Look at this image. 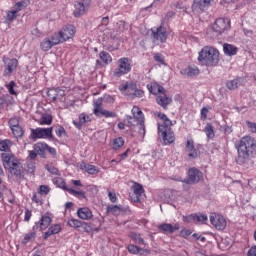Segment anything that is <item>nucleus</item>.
Here are the masks:
<instances>
[{
	"mask_svg": "<svg viewBox=\"0 0 256 256\" xmlns=\"http://www.w3.org/2000/svg\"><path fill=\"white\" fill-rule=\"evenodd\" d=\"M132 116H126L127 124L130 127H133L137 121H143L145 117L143 116V111H141V108L138 106H133L132 108Z\"/></svg>",
	"mask_w": 256,
	"mask_h": 256,
	"instance_id": "11",
	"label": "nucleus"
},
{
	"mask_svg": "<svg viewBox=\"0 0 256 256\" xmlns=\"http://www.w3.org/2000/svg\"><path fill=\"white\" fill-rule=\"evenodd\" d=\"M84 168L89 175H97V173H99V168H97L95 165L87 164L84 166Z\"/></svg>",
	"mask_w": 256,
	"mask_h": 256,
	"instance_id": "44",
	"label": "nucleus"
},
{
	"mask_svg": "<svg viewBox=\"0 0 256 256\" xmlns=\"http://www.w3.org/2000/svg\"><path fill=\"white\" fill-rule=\"evenodd\" d=\"M238 165H247L251 159L256 155V141L251 136H244L240 139L239 144L236 146Z\"/></svg>",
	"mask_w": 256,
	"mask_h": 256,
	"instance_id": "1",
	"label": "nucleus"
},
{
	"mask_svg": "<svg viewBox=\"0 0 256 256\" xmlns=\"http://www.w3.org/2000/svg\"><path fill=\"white\" fill-rule=\"evenodd\" d=\"M103 110V100L97 99L96 101H94V115H96V117H101V112Z\"/></svg>",
	"mask_w": 256,
	"mask_h": 256,
	"instance_id": "32",
	"label": "nucleus"
},
{
	"mask_svg": "<svg viewBox=\"0 0 256 256\" xmlns=\"http://www.w3.org/2000/svg\"><path fill=\"white\" fill-rule=\"evenodd\" d=\"M127 249L129 253H132V255H145V253H149V250L143 249L133 244L128 245Z\"/></svg>",
	"mask_w": 256,
	"mask_h": 256,
	"instance_id": "26",
	"label": "nucleus"
},
{
	"mask_svg": "<svg viewBox=\"0 0 256 256\" xmlns=\"http://www.w3.org/2000/svg\"><path fill=\"white\" fill-rule=\"evenodd\" d=\"M100 115H103V117L109 118V117H117V114L115 112H111L108 110H102Z\"/></svg>",
	"mask_w": 256,
	"mask_h": 256,
	"instance_id": "59",
	"label": "nucleus"
},
{
	"mask_svg": "<svg viewBox=\"0 0 256 256\" xmlns=\"http://www.w3.org/2000/svg\"><path fill=\"white\" fill-rule=\"evenodd\" d=\"M153 57H154V61H156V63L165 65V57L163 56V54L155 53Z\"/></svg>",
	"mask_w": 256,
	"mask_h": 256,
	"instance_id": "52",
	"label": "nucleus"
},
{
	"mask_svg": "<svg viewBox=\"0 0 256 256\" xmlns=\"http://www.w3.org/2000/svg\"><path fill=\"white\" fill-rule=\"evenodd\" d=\"M181 75L185 77H197L199 75L200 70L197 66H188L180 71Z\"/></svg>",
	"mask_w": 256,
	"mask_h": 256,
	"instance_id": "23",
	"label": "nucleus"
},
{
	"mask_svg": "<svg viewBox=\"0 0 256 256\" xmlns=\"http://www.w3.org/2000/svg\"><path fill=\"white\" fill-rule=\"evenodd\" d=\"M132 191L134 195H136L137 201H139V197L145 193V190L143 189V186L137 182L134 183L132 186Z\"/></svg>",
	"mask_w": 256,
	"mask_h": 256,
	"instance_id": "33",
	"label": "nucleus"
},
{
	"mask_svg": "<svg viewBox=\"0 0 256 256\" xmlns=\"http://www.w3.org/2000/svg\"><path fill=\"white\" fill-rule=\"evenodd\" d=\"M107 213H111V215H119V213H121V206L110 205L107 207Z\"/></svg>",
	"mask_w": 256,
	"mask_h": 256,
	"instance_id": "45",
	"label": "nucleus"
},
{
	"mask_svg": "<svg viewBox=\"0 0 256 256\" xmlns=\"http://www.w3.org/2000/svg\"><path fill=\"white\" fill-rule=\"evenodd\" d=\"M49 225H51V217L46 215L42 216L40 220V231H45Z\"/></svg>",
	"mask_w": 256,
	"mask_h": 256,
	"instance_id": "37",
	"label": "nucleus"
},
{
	"mask_svg": "<svg viewBox=\"0 0 256 256\" xmlns=\"http://www.w3.org/2000/svg\"><path fill=\"white\" fill-rule=\"evenodd\" d=\"M74 7V15L76 17H81V15H85L87 13V6L82 2H76Z\"/></svg>",
	"mask_w": 256,
	"mask_h": 256,
	"instance_id": "25",
	"label": "nucleus"
},
{
	"mask_svg": "<svg viewBox=\"0 0 256 256\" xmlns=\"http://www.w3.org/2000/svg\"><path fill=\"white\" fill-rule=\"evenodd\" d=\"M239 85H241V81L239 80V78H236L234 80H228L226 82V87L230 91L237 89L239 87Z\"/></svg>",
	"mask_w": 256,
	"mask_h": 256,
	"instance_id": "40",
	"label": "nucleus"
},
{
	"mask_svg": "<svg viewBox=\"0 0 256 256\" xmlns=\"http://www.w3.org/2000/svg\"><path fill=\"white\" fill-rule=\"evenodd\" d=\"M52 183L56 185L59 189H62L63 191L69 192V187H67V183L65 182V179L61 177H55L52 179Z\"/></svg>",
	"mask_w": 256,
	"mask_h": 256,
	"instance_id": "28",
	"label": "nucleus"
},
{
	"mask_svg": "<svg viewBox=\"0 0 256 256\" xmlns=\"http://www.w3.org/2000/svg\"><path fill=\"white\" fill-rule=\"evenodd\" d=\"M79 121H73V125L76 127V129L81 130L83 125L85 123H91L93 121V115L92 114H86V113H81L78 117Z\"/></svg>",
	"mask_w": 256,
	"mask_h": 256,
	"instance_id": "18",
	"label": "nucleus"
},
{
	"mask_svg": "<svg viewBox=\"0 0 256 256\" xmlns=\"http://www.w3.org/2000/svg\"><path fill=\"white\" fill-rule=\"evenodd\" d=\"M11 147H13V142L9 139L0 140V151H10Z\"/></svg>",
	"mask_w": 256,
	"mask_h": 256,
	"instance_id": "35",
	"label": "nucleus"
},
{
	"mask_svg": "<svg viewBox=\"0 0 256 256\" xmlns=\"http://www.w3.org/2000/svg\"><path fill=\"white\" fill-rule=\"evenodd\" d=\"M60 232H61V225L54 224L48 229V231L45 232L44 239H49L51 235H57V233H60Z\"/></svg>",
	"mask_w": 256,
	"mask_h": 256,
	"instance_id": "29",
	"label": "nucleus"
},
{
	"mask_svg": "<svg viewBox=\"0 0 256 256\" xmlns=\"http://www.w3.org/2000/svg\"><path fill=\"white\" fill-rule=\"evenodd\" d=\"M136 89L137 84H135V82H126L119 86V91H121L123 95H127L128 97H133Z\"/></svg>",
	"mask_w": 256,
	"mask_h": 256,
	"instance_id": "16",
	"label": "nucleus"
},
{
	"mask_svg": "<svg viewBox=\"0 0 256 256\" xmlns=\"http://www.w3.org/2000/svg\"><path fill=\"white\" fill-rule=\"evenodd\" d=\"M147 89L152 95H161L162 93H165V88L157 82L147 84Z\"/></svg>",
	"mask_w": 256,
	"mask_h": 256,
	"instance_id": "22",
	"label": "nucleus"
},
{
	"mask_svg": "<svg viewBox=\"0 0 256 256\" xmlns=\"http://www.w3.org/2000/svg\"><path fill=\"white\" fill-rule=\"evenodd\" d=\"M204 133L206 134L208 139H215V130L213 129V125L211 123H207L204 128Z\"/></svg>",
	"mask_w": 256,
	"mask_h": 256,
	"instance_id": "38",
	"label": "nucleus"
},
{
	"mask_svg": "<svg viewBox=\"0 0 256 256\" xmlns=\"http://www.w3.org/2000/svg\"><path fill=\"white\" fill-rule=\"evenodd\" d=\"M59 91L60 93H62L61 95H65L64 91H61L56 88L48 90L47 95L50 99H52V101H57V99H59Z\"/></svg>",
	"mask_w": 256,
	"mask_h": 256,
	"instance_id": "34",
	"label": "nucleus"
},
{
	"mask_svg": "<svg viewBox=\"0 0 256 256\" xmlns=\"http://www.w3.org/2000/svg\"><path fill=\"white\" fill-rule=\"evenodd\" d=\"M27 5H29V2L25 0L17 2L14 6V11H16V13H19V11H23V9L27 7Z\"/></svg>",
	"mask_w": 256,
	"mask_h": 256,
	"instance_id": "46",
	"label": "nucleus"
},
{
	"mask_svg": "<svg viewBox=\"0 0 256 256\" xmlns=\"http://www.w3.org/2000/svg\"><path fill=\"white\" fill-rule=\"evenodd\" d=\"M144 95H145V92L136 87V90H134V94H132V99H135V97L141 98V97H144Z\"/></svg>",
	"mask_w": 256,
	"mask_h": 256,
	"instance_id": "58",
	"label": "nucleus"
},
{
	"mask_svg": "<svg viewBox=\"0 0 256 256\" xmlns=\"http://www.w3.org/2000/svg\"><path fill=\"white\" fill-rule=\"evenodd\" d=\"M150 32L152 42L156 45H159V43H167L169 32H167V29L163 25L151 28Z\"/></svg>",
	"mask_w": 256,
	"mask_h": 256,
	"instance_id": "7",
	"label": "nucleus"
},
{
	"mask_svg": "<svg viewBox=\"0 0 256 256\" xmlns=\"http://www.w3.org/2000/svg\"><path fill=\"white\" fill-rule=\"evenodd\" d=\"M77 215L82 221H89L93 219V211L87 207L78 208Z\"/></svg>",
	"mask_w": 256,
	"mask_h": 256,
	"instance_id": "20",
	"label": "nucleus"
},
{
	"mask_svg": "<svg viewBox=\"0 0 256 256\" xmlns=\"http://www.w3.org/2000/svg\"><path fill=\"white\" fill-rule=\"evenodd\" d=\"M184 221L189 223V221H194V223H207V215H190L189 217H184Z\"/></svg>",
	"mask_w": 256,
	"mask_h": 256,
	"instance_id": "24",
	"label": "nucleus"
},
{
	"mask_svg": "<svg viewBox=\"0 0 256 256\" xmlns=\"http://www.w3.org/2000/svg\"><path fill=\"white\" fill-rule=\"evenodd\" d=\"M11 131L14 135V137L19 138V137H23V128H21V126H16L14 128H11Z\"/></svg>",
	"mask_w": 256,
	"mask_h": 256,
	"instance_id": "49",
	"label": "nucleus"
},
{
	"mask_svg": "<svg viewBox=\"0 0 256 256\" xmlns=\"http://www.w3.org/2000/svg\"><path fill=\"white\" fill-rule=\"evenodd\" d=\"M157 117L162 120V123H158V134L162 137L164 145L175 143V132L171 129L173 121L161 112L157 114Z\"/></svg>",
	"mask_w": 256,
	"mask_h": 256,
	"instance_id": "2",
	"label": "nucleus"
},
{
	"mask_svg": "<svg viewBox=\"0 0 256 256\" xmlns=\"http://www.w3.org/2000/svg\"><path fill=\"white\" fill-rule=\"evenodd\" d=\"M248 128L252 133H256V123L253 122H247Z\"/></svg>",
	"mask_w": 256,
	"mask_h": 256,
	"instance_id": "63",
	"label": "nucleus"
},
{
	"mask_svg": "<svg viewBox=\"0 0 256 256\" xmlns=\"http://www.w3.org/2000/svg\"><path fill=\"white\" fill-rule=\"evenodd\" d=\"M1 157L3 167L8 169L12 175H15V177H21L23 167L21 166L19 159H17V157H15L11 152L2 153Z\"/></svg>",
	"mask_w": 256,
	"mask_h": 256,
	"instance_id": "5",
	"label": "nucleus"
},
{
	"mask_svg": "<svg viewBox=\"0 0 256 256\" xmlns=\"http://www.w3.org/2000/svg\"><path fill=\"white\" fill-rule=\"evenodd\" d=\"M32 239H35V232H31V233L25 234L22 243L24 245H27V243H29V241H32Z\"/></svg>",
	"mask_w": 256,
	"mask_h": 256,
	"instance_id": "53",
	"label": "nucleus"
},
{
	"mask_svg": "<svg viewBox=\"0 0 256 256\" xmlns=\"http://www.w3.org/2000/svg\"><path fill=\"white\" fill-rule=\"evenodd\" d=\"M39 125H51L53 123V117L49 114H42L38 120Z\"/></svg>",
	"mask_w": 256,
	"mask_h": 256,
	"instance_id": "39",
	"label": "nucleus"
},
{
	"mask_svg": "<svg viewBox=\"0 0 256 256\" xmlns=\"http://www.w3.org/2000/svg\"><path fill=\"white\" fill-rule=\"evenodd\" d=\"M2 61L4 63V71L3 76L4 77H11L13 73L17 71V67H19V60L16 58H9L7 56H4L2 58Z\"/></svg>",
	"mask_w": 256,
	"mask_h": 256,
	"instance_id": "9",
	"label": "nucleus"
},
{
	"mask_svg": "<svg viewBox=\"0 0 256 256\" xmlns=\"http://www.w3.org/2000/svg\"><path fill=\"white\" fill-rule=\"evenodd\" d=\"M158 229L161 233L167 235L168 233H175V231H179V224H167L163 223L158 226Z\"/></svg>",
	"mask_w": 256,
	"mask_h": 256,
	"instance_id": "21",
	"label": "nucleus"
},
{
	"mask_svg": "<svg viewBox=\"0 0 256 256\" xmlns=\"http://www.w3.org/2000/svg\"><path fill=\"white\" fill-rule=\"evenodd\" d=\"M30 137L31 139H53V127L49 128H32Z\"/></svg>",
	"mask_w": 256,
	"mask_h": 256,
	"instance_id": "10",
	"label": "nucleus"
},
{
	"mask_svg": "<svg viewBox=\"0 0 256 256\" xmlns=\"http://www.w3.org/2000/svg\"><path fill=\"white\" fill-rule=\"evenodd\" d=\"M68 193L70 195H73L80 201H83V199H87V195L85 194V191H83V190H75V189L70 188V189H68Z\"/></svg>",
	"mask_w": 256,
	"mask_h": 256,
	"instance_id": "30",
	"label": "nucleus"
},
{
	"mask_svg": "<svg viewBox=\"0 0 256 256\" xmlns=\"http://www.w3.org/2000/svg\"><path fill=\"white\" fill-rule=\"evenodd\" d=\"M99 58L101 59L102 63H104L105 65H109V63H112L113 61L111 54L105 51H101L99 53Z\"/></svg>",
	"mask_w": 256,
	"mask_h": 256,
	"instance_id": "36",
	"label": "nucleus"
},
{
	"mask_svg": "<svg viewBox=\"0 0 256 256\" xmlns=\"http://www.w3.org/2000/svg\"><path fill=\"white\" fill-rule=\"evenodd\" d=\"M7 101H13V97L9 95L0 96V109H3L4 105H9Z\"/></svg>",
	"mask_w": 256,
	"mask_h": 256,
	"instance_id": "48",
	"label": "nucleus"
},
{
	"mask_svg": "<svg viewBox=\"0 0 256 256\" xmlns=\"http://www.w3.org/2000/svg\"><path fill=\"white\" fill-rule=\"evenodd\" d=\"M83 223L81 220H77L75 218H71L68 220L69 227H74V229H79V227H83Z\"/></svg>",
	"mask_w": 256,
	"mask_h": 256,
	"instance_id": "42",
	"label": "nucleus"
},
{
	"mask_svg": "<svg viewBox=\"0 0 256 256\" xmlns=\"http://www.w3.org/2000/svg\"><path fill=\"white\" fill-rule=\"evenodd\" d=\"M59 38H57V35L52 34L50 38H45L40 43V49L42 51H50L51 48L55 47V45H59Z\"/></svg>",
	"mask_w": 256,
	"mask_h": 256,
	"instance_id": "15",
	"label": "nucleus"
},
{
	"mask_svg": "<svg viewBox=\"0 0 256 256\" xmlns=\"http://www.w3.org/2000/svg\"><path fill=\"white\" fill-rule=\"evenodd\" d=\"M231 30V20L229 18H217L206 31V35L210 38L219 37Z\"/></svg>",
	"mask_w": 256,
	"mask_h": 256,
	"instance_id": "4",
	"label": "nucleus"
},
{
	"mask_svg": "<svg viewBox=\"0 0 256 256\" xmlns=\"http://www.w3.org/2000/svg\"><path fill=\"white\" fill-rule=\"evenodd\" d=\"M210 222L217 229L218 231H223L225 227H227V220L225 217L219 214H211L210 216Z\"/></svg>",
	"mask_w": 256,
	"mask_h": 256,
	"instance_id": "12",
	"label": "nucleus"
},
{
	"mask_svg": "<svg viewBox=\"0 0 256 256\" xmlns=\"http://www.w3.org/2000/svg\"><path fill=\"white\" fill-rule=\"evenodd\" d=\"M136 125H139V133L140 135H145V119L142 121L135 122Z\"/></svg>",
	"mask_w": 256,
	"mask_h": 256,
	"instance_id": "57",
	"label": "nucleus"
},
{
	"mask_svg": "<svg viewBox=\"0 0 256 256\" xmlns=\"http://www.w3.org/2000/svg\"><path fill=\"white\" fill-rule=\"evenodd\" d=\"M191 230L189 229H184L180 232V237H183L184 239H187V237H189V235H191Z\"/></svg>",
	"mask_w": 256,
	"mask_h": 256,
	"instance_id": "62",
	"label": "nucleus"
},
{
	"mask_svg": "<svg viewBox=\"0 0 256 256\" xmlns=\"http://www.w3.org/2000/svg\"><path fill=\"white\" fill-rule=\"evenodd\" d=\"M247 256H256V246H252L247 253Z\"/></svg>",
	"mask_w": 256,
	"mask_h": 256,
	"instance_id": "64",
	"label": "nucleus"
},
{
	"mask_svg": "<svg viewBox=\"0 0 256 256\" xmlns=\"http://www.w3.org/2000/svg\"><path fill=\"white\" fill-rule=\"evenodd\" d=\"M75 33H77L75 26L68 24L64 26L59 32L54 33V35L57 36L59 43H65V41L73 39L75 37Z\"/></svg>",
	"mask_w": 256,
	"mask_h": 256,
	"instance_id": "8",
	"label": "nucleus"
},
{
	"mask_svg": "<svg viewBox=\"0 0 256 256\" xmlns=\"http://www.w3.org/2000/svg\"><path fill=\"white\" fill-rule=\"evenodd\" d=\"M213 0H193L192 11L196 13H205L210 7Z\"/></svg>",
	"mask_w": 256,
	"mask_h": 256,
	"instance_id": "14",
	"label": "nucleus"
},
{
	"mask_svg": "<svg viewBox=\"0 0 256 256\" xmlns=\"http://www.w3.org/2000/svg\"><path fill=\"white\" fill-rule=\"evenodd\" d=\"M186 153H188L189 159H197L199 157V150L195 148V142L193 139L187 140Z\"/></svg>",
	"mask_w": 256,
	"mask_h": 256,
	"instance_id": "17",
	"label": "nucleus"
},
{
	"mask_svg": "<svg viewBox=\"0 0 256 256\" xmlns=\"http://www.w3.org/2000/svg\"><path fill=\"white\" fill-rule=\"evenodd\" d=\"M172 101L171 97L167 96L165 92H162L156 97V103H158V105L163 109H167V106L171 105Z\"/></svg>",
	"mask_w": 256,
	"mask_h": 256,
	"instance_id": "19",
	"label": "nucleus"
},
{
	"mask_svg": "<svg viewBox=\"0 0 256 256\" xmlns=\"http://www.w3.org/2000/svg\"><path fill=\"white\" fill-rule=\"evenodd\" d=\"M132 239L138 245H145V240L141 237V234L133 233L132 234Z\"/></svg>",
	"mask_w": 256,
	"mask_h": 256,
	"instance_id": "50",
	"label": "nucleus"
},
{
	"mask_svg": "<svg viewBox=\"0 0 256 256\" xmlns=\"http://www.w3.org/2000/svg\"><path fill=\"white\" fill-rule=\"evenodd\" d=\"M108 197L109 200L111 201V203H116L117 202V195L115 194V192H108Z\"/></svg>",
	"mask_w": 256,
	"mask_h": 256,
	"instance_id": "61",
	"label": "nucleus"
},
{
	"mask_svg": "<svg viewBox=\"0 0 256 256\" xmlns=\"http://www.w3.org/2000/svg\"><path fill=\"white\" fill-rule=\"evenodd\" d=\"M125 145V140L123 137H118L113 140L112 149L117 151V149H121V147Z\"/></svg>",
	"mask_w": 256,
	"mask_h": 256,
	"instance_id": "41",
	"label": "nucleus"
},
{
	"mask_svg": "<svg viewBox=\"0 0 256 256\" xmlns=\"http://www.w3.org/2000/svg\"><path fill=\"white\" fill-rule=\"evenodd\" d=\"M45 169H47V171L49 173H52V175H59V169L55 168V166L53 165H46Z\"/></svg>",
	"mask_w": 256,
	"mask_h": 256,
	"instance_id": "55",
	"label": "nucleus"
},
{
	"mask_svg": "<svg viewBox=\"0 0 256 256\" xmlns=\"http://www.w3.org/2000/svg\"><path fill=\"white\" fill-rule=\"evenodd\" d=\"M6 89L10 93V95H17L15 91V87H17V83L15 81H10L8 84L5 85Z\"/></svg>",
	"mask_w": 256,
	"mask_h": 256,
	"instance_id": "47",
	"label": "nucleus"
},
{
	"mask_svg": "<svg viewBox=\"0 0 256 256\" xmlns=\"http://www.w3.org/2000/svg\"><path fill=\"white\" fill-rule=\"evenodd\" d=\"M223 51L228 57H233V55H237V51H239V48H237L233 44H224Z\"/></svg>",
	"mask_w": 256,
	"mask_h": 256,
	"instance_id": "27",
	"label": "nucleus"
},
{
	"mask_svg": "<svg viewBox=\"0 0 256 256\" xmlns=\"http://www.w3.org/2000/svg\"><path fill=\"white\" fill-rule=\"evenodd\" d=\"M209 111H211V107H203L200 111V119L205 121L207 119V115H209Z\"/></svg>",
	"mask_w": 256,
	"mask_h": 256,
	"instance_id": "51",
	"label": "nucleus"
},
{
	"mask_svg": "<svg viewBox=\"0 0 256 256\" xmlns=\"http://www.w3.org/2000/svg\"><path fill=\"white\" fill-rule=\"evenodd\" d=\"M17 17H18L17 11L9 10V11L6 12L5 20L8 23H12V21H15V19H17Z\"/></svg>",
	"mask_w": 256,
	"mask_h": 256,
	"instance_id": "43",
	"label": "nucleus"
},
{
	"mask_svg": "<svg viewBox=\"0 0 256 256\" xmlns=\"http://www.w3.org/2000/svg\"><path fill=\"white\" fill-rule=\"evenodd\" d=\"M201 179H203V173L197 168H191L188 171V178L184 180V183H187V185H195V183H199Z\"/></svg>",
	"mask_w": 256,
	"mask_h": 256,
	"instance_id": "13",
	"label": "nucleus"
},
{
	"mask_svg": "<svg viewBox=\"0 0 256 256\" xmlns=\"http://www.w3.org/2000/svg\"><path fill=\"white\" fill-rule=\"evenodd\" d=\"M51 191V189L49 188V186L47 185H41L39 187V191L38 193H40V195H49V192Z\"/></svg>",
	"mask_w": 256,
	"mask_h": 256,
	"instance_id": "54",
	"label": "nucleus"
},
{
	"mask_svg": "<svg viewBox=\"0 0 256 256\" xmlns=\"http://www.w3.org/2000/svg\"><path fill=\"white\" fill-rule=\"evenodd\" d=\"M198 62L206 67H217L219 64V50L211 46H205L198 54Z\"/></svg>",
	"mask_w": 256,
	"mask_h": 256,
	"instance_id": "3",
	"label": "nucleus"
},
{
	"mask_svg": "<svg viewBox=\"0 0 256 256\" xmlns=\"http://www.w3.org/2000/svg\"><path fill=\"white\" fill-rule=\"evenodd\" d=\"M56 135L57 137H63L64 135H67V131H65V128L63 126H59L56 129Z\"/></svg>",
	"mask_w": 256,
	"mask_h": 256,
	"instance_id": "60",
	"label": "nucleus"
},
{
	"mask_svg": "<svg viewBox=\"0 0 256 256\" xmlns=\"http://www.w3.org/2000/svg\"><path fill=\"white\" fill-rule=\"evenodd\" d=\"M9 126L10 129H13L14 127H19V119L17 117L10 118Z\"/></svg>",
	"mask_w": 256,
	"mask_h": 256,
	"instance_id": "56",
	"label": "nucleus"
},
{
	"mask_svg": "<svg viewBox=\"0 0 256 256\" xmlns=\"http://www.w3.org/2000/svg\"><path fill=\"white\" fill-rule=\"evenodd\" d=\"M131 69L133 66L131 65V60L127 57H122L117 61V67L113 70V77H123V75H127L131 73Z\"/></svg>",
	"mask_w": 256,
	"mask_h": 256,
	"instance_id": "6",
	"label": "nucleus"
},
{
	"mask_svg": "<svg viewBox=\"0 0 256 256\" xmlns=\"http://www.w3.org/2000/svg\"><path fill=\"white\" fill-rule=\"evenodd\" d=\"M48 145L47 143L38 142L34 145V151L38 153V155H45V151H47Z\"/></svg>",
	"mask_w": 256,
	"mask_h": 256,
	"instance_id": "31",
	"label": "nucleus"
}]
</instances>
